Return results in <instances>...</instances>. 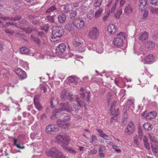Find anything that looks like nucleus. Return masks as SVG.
I'll use <instances>...</instances> for the list:
<instances>
[{
  "instance_id": "nucleus-1",
  "label": "nucleus",
  "mask_w": 158,
  "mask_h": 158,
  "mask_svg": "<svg viewBox=\"0 0 158 158\" xmlns=\"http://www.w3.org/2000/svg\"><path fill=\"white\" fill-rule=\"evenodd\" d=\"M64 34L63 29L61 27L58 26L54 27L52 34L51 36V41L55 42L60 40V38Z\"/></svg>"
},
{
  "instance_id": "nucleus-2",
  "label": "nucleus",
  "mask_w": 158,
  "mask_h": 158,
  "mask_svg": "<svg viewBox=\"0 0 158 158\" xmlns=\"http://www.w3.org/2000/svg\"><path fill=\"white\" fill-rule=\"evenodd\" d=\"M91 94L89 92L81 93L80 96H77L76 100L78 103V106L81 107L84 106L85 105V102H89Z\"/></svg>"
},
{
  "instance_id": "nucleus-3",
  "label": "nucleus",
  "mask_w": 158,
  "mask_h": 158,
  "mask_svg": "<svg viewBox=\"0 0 158 158\" xmlns=\"http://www.w3.org/2000/svg\"><path fill=\"white\" fill-rule=\"evenodd\" d=\"M46 153L48 156L52 157L65 158L61 150L55 147H53L49 150L47 151Z\"/></svg>"
},
{
  "instance_id": "nucleus-4",
  "label": "nucleus",
  "mask_w": 158,
  "mask_h": 158,
  "mask_svg": "<svg viewBox=\"0 0 158 158\" xmlns=\"http://www.w3.org/2000/svg\"><path fill=\"white\" fill-rule=\"evenodd\" d=\"M66 48V45L64 44H60L56 49V55L60 57L67 58L68 56H66L67 55L65 52Z\"/></svg>"
},
{
  "instance_id": "nucleus-5",
  "label": "nucleus",
  "mask_w": 158,
  "mask_h": 158,
  "mask_svg": "<svg viewBox=\"0 0 158 158\" xmlns=\"http://www.w3.org/2000/svg\"><path fill=\"white\" fill-rule=\"evenodd\" d=\"M69 137L66 136L63 137L60 135L57 136L56 137V141L60 144L62 147L64 149H66L69 143Z\"/></svg>"
},
{
  "instance_id": "nucleus-6",
  "label": "nucleus",
  "mask_w": 158,
  "mask_h": 158,
  "mask_svg": "<svg viewBox=\"0 0 158 158\" xmlns=\"http://www.w3.org/2000/svg\"><path fill=\"white\" fill-rule=\"evenodd\" d=\"M124 37V34L123 32H120L117 34V37L115 38L113 40L114 45L117 47H122L123 45V39Z\"/></svg>"
},
{
  "instance_id": "nucleus-7",
  "label": "nucleus",
  "mask_w": 158,
  "mask_h": 158,
  "mask_svg": "<svg viewBox=\"0 0 158 158\" xmlns=\"http://www.w3.org/2000/svg\"><path fill=\"white\" fill-rule=\"evenodd\" d=\"M73 23L75 27L78 30L81 29L85 26L84 21L82 18L74 19Z\"/></svg>"
},
{
  "instance_id": "nucleus-8",
  "label": "nucleus",
  "mask_w": 158,
  "mask_h": 158,
  "mask_svg": "<svg viewBox=\"0 0 158 158\" xmlns=\"http://www.w3.org/2000/svg\"><path fill=\"white\" fill-rule=\"evenodd\" d=\"M99 31L96 27H93L90 29L89 33V37L92 39H96L99 35Z\"/></svg>"
},
{
  "instance_id": "nucleus-9",
  "label": "nucleus",
  "mask_w": 158,
  "mask_h": 158,
  "mask_svg": "<svg viewBox=\"0 0 158 158\" xmlns=\"http://www.w3.org/2000/svg\"><path fill=\"white\" fill-rule=\"evenodd\" d=\"M61 107L60 108L61 111H65L69 112H71L73 109L71 105H69V102L61 103L60 104Z\"/></svg>"
},
{
  "instance_id": "nucleus-10",
  "label": "nucleus",
  "mask_w": 158,
  "mask_h": 158,
  "mask_svg": "<svg viewBox=\"0 0 158 158\" xmlns=\"http://www.w3.org/2000/svg\"><path fill=\"white\" fill-rule=\"evenodd\" d=\"M135 128L133 123L131 122L127 125L126 129L125 130V133L130 135L132 134L135 131Z\"/></svg>"
},
{
  "instance_id": "nucleus-11",
  "label": "nucleus",
  "mask_w": 158,
  "mask_h": 158,
  "mask_svg": "<svg viewBox=\"0 0 158 158\" xmlns=\"http://www.w3.org/2000/svg\"><path fill=\"white\" fill-rule=\"evenodd\" d=\"M57 128L55 127V125L53 124H50L48 125L45 129L46 132L48 134L54 133L56 131Z\"/></svg>"
},
{
  "instance_id": "nucleus-12",
  "label": "nucleus",
  "mask_w": 158,
  "mask_h": 158,
  "mask_svg": "<svg viewBox=\"0 0 158 158\" xmlns=\"http://www.w3.org/2000/svg\"><path fill=\"white\" fill-rule=\"evenodd\" d=\"M116 27L113 24H109L107 27V31L109 34L114 35L116 34Z\"/></svg>"
},
{
  "instance_id": "nucleus-13",
  "label": "nucleus",
  "mask_w": 158,
  "mask_h": 158,
  "mask_svg": "<svg viewBox=\"0 0 158 158\" xmlns=\"http://www.w3.org/2000/svg\"><path fill=\"white\" fill-rule=\"evenodd\" d=\"M40 97L39 95H35L34 98V103L35 107L39 110H40L42 108V106L39 102Z\"/></svg>"
},
{
  "instance_id": "nucleus-14",
  "label": "nucleus",
  "mask_w": 158,
  "mask_h": 158,
  "mask_svg": "<svg viewBox=\"0 0 158 158\" xmlns=\"http://www.w3.org/2000/svg\"><path fill=\"white\" fill-rule=\"evenodd\" d=\"M154 61V57L152 54H149L144 58V63L150 64Z\"/></svg>"
},
{
  "instance_id": "nucleus-15",
  "label": "nucleus",
  "mask_w": 158,
  "mask_h": 158,
  "mask_svg": "<svg viewBox=\"0 0 158 158\" xmlns=\"http://www.w3.org/2000/svg\"><path fill=\"white\" fill-rule=\"evenodd\" d=\"M16 73L22 79H25L27 77V75L25 72L20 68H18L15 70Z\"/></svg>"
},
{
  "instance_id": "nucleus-16",
  "label": "nucleus",
  "mask_w": 158,
  "mask_h": 158,
  "mask_svg": "<svg viewBox=\"0 0 158 158\" xmlns=\"http://www.w3.org/2000/svg\"><path fill=\"white\" fill-rule=\"evenodd\" d=\"M156 112L154 111L148 113L146 115L145 114V113H143L142 114V115L145 116L146 118L148 119L153 118L156 116Z\"/></svg>"
},
{
  "instance_id": "nucleus-17",
  "label": "nucleus",
  "mask_w": 158,
  "mask_h": 158,
  "mask_svg": "<svg viewBox=\"0 0 158 158\" xmlns=\"http://www.w3.org/2000/svg\"><path fill=\"white\" fill-rule=\"evenodd\" d=\"M133 8L132 5L129 4L124 9V13L127 15H129L133 11Z\"/></svg>"
},
{
  "instance_id": "nucleus-18",
  "label": "nucleus",
  "mask_w": 158,
  "mask_h": 158,
  "mask_svg": "<svg viewBox=\"0 0 158 158\" xmlns=\"http://www.w3.org/2000/svg\"><path fill=\"white\" fill-rule=\"evenodd\" d=\"M147 2L148 0H140L138 5L139 9V10L142 11L144 9L145 7L146 6Z\"/></svg>"
},
{
  "instance_id": "nucleus-19",
  "label": "nucleus",
  "mask_w": 158,
  "mask_h": 158,
  "mask_svg": "<svg viewBox=\"0 0 158 158\" xmlns=\"http://www.w3.org/2000/svg\"><path fill=\"white\" fill-rule=\"evenodd\" d=\"M78 78L75 76H70L68 78L69 83H72L76 85L78 81Z\"/></svg>"
},
{
  "instance_id": "nucleus-20",
  "label": "nucleus",
  "mask_w": 158,
  "mask_h": 158,
  "mask_svg": "<svg viewBox=\"0 0 158 158\" xmlns=\"http://www.w3.org/2000/svg\"><path fill=\"white\" fill-rule=\"evenodd\" d=\"M82 39L81 37H76L73 41V45L76 47H77L82 43Z\"/></svg>"
},
{
  "instance_id": "nucleus-21",
  "label": "nucleus",
  "mask_w": 158,
  "mask_h": 158,
  "mask_svg": "<svg viewBox=\"0 0 158 158\" xmlns=\"http://www.w3.org/2000/svg\"><path fill=\"white\" fill-rule=\"evenodd\" d=\"M74 25L73 22L72 23H66L65 26V28L66 30L69 31H71L74 29Z\"/></svg>"
},
{
  "instance_id": "nucleus-22",
  "label": "nucleus",
  "mask_w": 158,
  "mask_h": 158,
  "mask_svg": "<svg viewBox=\"0 0 158 158\" xmlns=\"http://www.w3.org/2000/svg\"><path fill=\"white\" fill-rule=\"evenodd\" d=\"M57 10L55 6H52L48 9L46 11V12L50 15H55V13Z\"/></svg>"
},
{
  "instance_id": "nucleus-23",
  "label": "nucleus",
  "mask_w": 158,
  "mask_h": 158,
  "mask_svg": "<svg viewBox=\"0 0 158 158\" xmlns=\"http://www.w3.org/2000/svg\"><path fill=\"white\" fill-rule=\"evenodd\" d=\"M58 22L60 23H63L66 19V16L64 14H61L58 17Z\"/></svg>"
},
{
  "instance_id": "nucleus-24",
  "label": "nucleus",
  "mask_w": 158,
  "mask_h": 158,
  "mask_svg": "<svg viewBox=\"0 0 158 158\" xmlns=\"http://www.w3.org/2000/svg\"><path fill=\"white\" fill-rule=\"evenodd\" d=\"M118 108H117V110L115 111L114 112H113L112 113H111L112 114L114 115H115L114 117H112L111 118V119L110 120L111 123H113L114 122H115L117 119V117L118 115L119 114V111L118 110Z\"/></svg>"
},
{
  "instance_id": "nucleus-25",
  "label": "nucleus",
  "mask_w": 158,
  "mask_h": 158,
  "mask_svg": "<svg viewBox=\"0 0 158 158\" xmlns=\"http://www.w3.org/2000/svg\"><path fill=\"white\" fill-rule=\"evenodd\" d=\"M61 116L63 117L62 120V121H64V123L66 121L69 120L71 118L70 116L68 114L66 113H62Z\"/></svg>"
},
{
  "instance_id": "nucleus-26",
  "label": "nucleus",
  "mask_w": 158,
  "mask_h": 158,
  "mask_svg": "<svg viewBox=\"0 0 158 158\" xmlns=\"http://www.w3.org/2000/svg\"><path fill=\"white\" fill-rule=\"evenodd\" d=\"M144 144L145 147L148 150L150 149V146L149 143L148 141V139L147 138L144 137L143 139Z\"/></svg>"
},
{
  "instance_id": "nucleus-27",
  "label": "nucleus",
  "mask_w": 158,
  "mask_h": 158,
  "mask_svg": "<svg viewBox=\"0 0 158 158\" xmlns=\"http://www.w3.org/2000/svg\"><path fill=\"white\" fill-rule=\"evenodd\" d=\"M68 93L66 92L65 90H63L61 92L60 97L62 100H65L67 98Z\"/></svg>"
},
{
  "instance_id": "nucleus-28",
  "label": "nucleus",
  "mask_w": 158,
  "mask_h": 158,
  "mask_svg": "<svg viewBox=\"0 0 158 158\" xmlns=\"http://www.w3.org/2000/svg\"><path fill=\"white\" fill-rule=\"evenodd\" d=\"M146 46L148 48L151 49L154 48L155 45L154 42L149 41L146 43Z\"/></svg>"
},
{
  "instance_id": "nucleus-29",
  "label": "nucleus",
  "mask_w": 158,
  "mask_h": 158,
  "mask_svg": "<svg viewBox=\"0 0 158 158\" xmlns=\"http://www.w3.org/2000/svg\"><path fill=\"white\" fill-rule=\"evenodd\" d=\"M20 51L21 53L25 54H28L30 52L29 49L26 47H23L21 48Z\"/></svg>"
},
{
  "instance_id": "nucleus-30",
  "label": "nucleus",
  "mask_w": 158,
  "mask_h": 158,
  "mask_svg": "<svg viewBox=\"0 0 158 158\" xmlns=\"http://www.w3.org/2000/svg\"><path fill=\"white\" fill-rule=\"evenodd\" d=\"M148 33L147 32H144L139 37V40L141 41H143L148 38Z\"/></svg>"
},
{
  "instance_id": "nucleus-31",
  "label": "nucleus",
  "mask_w": 158,
  "mask_h": 158,
  "mask_svg": "<svg viewBox=\"0 0 158 158\" xmlns=\"http://www.w3.org/2000/svg\"><path fill=\"white\" fill-rule=\"evenodd\" d=\"M103 10V9L102 7L99 8L94 14L95 17L96 18H99Z\"/></svg>"
},
{
  "instance_id": "nucleus-32",
  "label": "nucleus",
  "mask_w": 158,
  "mask_h": 158,
  "mask_svg": "<svg viewBox=\"0 0 158 158\" xmlns=\"http://www.w3.org/2000/svg\"><path fill=\"white\" fill-rule=\"evenodd\" d=\"M94 15V12L92 10L90 11L87 14V17L90 20H91Z\"/></svg>"
},
{
  "instance_id": "nucleus-33",
  "label": "nucleus",
  "mask_w": 158,
  "mask_h": 158,
  "mask_svg": "<svg viewBox=\"0 0 158 158\" xmlns=\"http://www.w3.org/2000/svg\"><path fill=\"white\" fill-rule=\"evenodd\" d=\"M54 16H55V15H49L46 16V19L48 22L53 23L54 22Z\"/></svg>"
},
{
  "instance_id": "nucleus-34",
  "label": "nucleus",
  "mask_w": 158,
  "mask_h": 158,
  "mask_svg": "<svg viewBox=\"0 0 158 158\" xmlns=\"http://www.w3.org/2000/svg\"><path fill=\"white\" fill-rule=\"evenodd\" d=\"M152 125L149 123H147L143 125L144 128L146 130L151 131L152 129Z\"/></svg>"
},
{
  "instance_id": "nucleus-35",
  "label": "nucleus",
  "mask_w": 158,
  "mask_h": 158,
  "mask_svg": "<svg viewBox=\"0 0 158 158\" xmlns=\"http://www.w3.org/2000/svg\"><path fill=\"white\" fill-rule=\"evenodd\" d=\"M102 0H95L94 3V6L96 7H99L102 4Z\"/></svg>"
},
{
  "instance_id": "nucleus-36",
  "label": "nucleus",
  "mask_w": 158,
  "mask_h": 158,
  "mask_svg": "<svg viewBox=\"0 0 158 158\" xmlns=\"http://www.w3.org/2000/svg\"><path fill=\"white\" fill-rule=\"evenodd\" d=\"M49 88L50 89L49 87L47 85H42L40 87V89L41 91H43L44 93H45L47 92V89Z\"/></svg>"
},
{
  "instance_id": "nucleus-37",
  "label": "nucleus",
  "mask_w": 158,
  "mask_h": 158,
  "mask_svg": "<svg viewBox=\"0 0 158 158\" xmlns=\"http://www.w3.org/2000/svg\"><path fill=\"white\" fill-rule=\"evenodd\" d=\"M60 109H55L52 111V117L55 118L56 117V115L60 112Z\"/></svg>"
},
{
  "instance_id": "nucleus-38",
  "label": "nucleus",
  "mask_w": 158,
  "mask_h": 158,
  "mask_svg": "<svg viewBox=\"0 0 158 158\" xmlns=\"http://www.w3.org/2000/svg\"><path fill=\"white\" fill-rule=\"evenodd\" d=\"M21 19V16L19 15H16L14 17H10V20L16 21L20 20Z\"/></svg>"
},
{
  "instance_id": "nucleus-39",
  "label": "nucleus",
  "mask_w": 158,
  "mask_h": 158,
  "mask_svg": "<svg viewBox=\"0 0 158 158\" xmlns=\"http://www.w3.org/2000/svg\"><path fill=\"white\" fill-rule=\"evenodd\" d=\"M116 101H115L111 103L110 109L111 111V113H112L113 112H114L115 111H116L115 109V106L116 105Z\"/></svg>"
},
{
  "instance_id": "nucleus-40",
  "label": "nucleus",
  "mask_w": 158,
  "mask_h": 158,
  "mask_svg": "<svg viewBox=\"0 0 158 158\" xmlns=\"http://www.w3.org/2000/svg\"><path fill=\"white\" fill-rule=\"evenodd\" d=\"M122 12V10L119 9L114 15V16L117 18H119Z\"/></svg>"
},
{
  "instance_id": "nucleus-41",
  "label": "nucleus",
  "mask_w": 158,
  "mask_h": 158,
  "mask_svg": "<svg viewBox=\"0 0 158 158\" xmlns=\"http://www.w3.org/2000/svg\"><path fill=\"white\" fill-rule=\"evenodd\" d=\"M14 144L15 145L16 147L20 149H24L25 148V147L23 146H20L19 144L17 143V140L16 139H14Z\"/></svg>"
},
{
  "instance_id": "nucleus-42",
  "label": "nucleus",
  "mask_w": 158,
  "mask_h": 158,
  "mask_svg": "<svg viewBox=\"0 0 158 158\" xmlns=\"http://www.w3.org/2000/svg\"><path fill=\"white\" fill-rule=\"evenodd\" d=\"M151 147L152 151L153 153H158V146L156 145L154 146L152 144Z\"/></svg>"
},
{
  "instance_id": "nucleus-43",
  "label": "nucleus",
  "mask_w": 158,
  "mask_h": 158,
  "mask_svg": "<svg viewBox=\"0 0 158 158\" xmlns=\"http://www.w3.org/2000/svg\"><path fill=\"white\" fill-rule=\"evenodd\" d=\"M77 15V11H72L69 14V17L71 19H73Z\"/></svg>"
},
{
  "instance_id": "nucleus-44",
  "label": "nucleus",
  "mask_w": 158,
  "mask_h": 158,
  "mask_svg": "<svg viewBox=\"0 0 158 158\" xmlns=\"http://www.w3.org/2000/svg\"><path fill=\"white\" fill-rule=\"evenodd\" d=\"M103 48L101 45H100L97 47L96 49V52L99 53H101L103 52Z\"/></svg>"
},
{
  "instance_id": "nucleus-45",
  "label": "nucleus",
  "mask_w": 158,
  "mask_h": 158,
  "mask_svg": "<svg viewBox=\"0 0 158 158\" xmlns=\"http://www.w3.org/2000/svg\"><path fill=\"white\" fill-rule=\"evenodd\" d=\"M64 123V121H62V119L58 120L57 122V124L58 126L61 127H63V126Z\"/></svg>"
},
{
  "instance_id": "nucleus-46",
  "label": "nucleus",
  "mask_w": 158,
  "mask_h": 158,
  "mask_svg": "<svg viewBox=\"0 0 158 158\" xmlns=\"http://www.w3.org/2000/svg\"><path fill=\"white\" fill-rule=\"evenodd\" d=\"M70 6L69 5L67 4L64 5V7L63 8L64 11L65 12H69L70 9Z\"/></svg>"
},
{
  "instance_id": "nucleus-47",
  "label": "nucleus",
  "mask_w": 158,
  "mask_h": 158,
  "mask_svg": "<svg viewBox=\"0 0 158 158\" xmlns=\"http://www.w3.org/2000/svg\"><path fill=\"white\" fill-rule=\"evenodd\" d=\"M151 12L153 14H158V8H152L151 9Z\"/></svg>"
},
{
  "instance_id": "nucleus-48",
  "label": "nucleus",
  "mask_w": 158,
  "mask_h": 158,
  "mask_svg": "<svg viewBox=\"0 0 158 158\" xmlns=\"http://www.w3.org/2000/svg\"><path fill=\"white\" fill-rule=\"evenodd\" d=\"M117 4V2H115L112 6L111 10V13L114 12V11L116 8V6Z\"/></svg>"
},
{
  "instance_id": "nucleus-49",
  "label": "nucleus",
  "mask_w": 158,
  "mask_h": 158,
  "mask_svg": "<svg viewBox=\"0 0 158 158\" xmlns=\"http://www.w3.org/2000/svg\"><path fill=\"white\" fill-rule=\"evenodd\" d=\"M133 105H134L133 101L132 100H128L127 102V105L128 106V107Z\"/></svg>"
},
{
  "instance_id": "nucleus-50",
  "label": "nucleus",
  "mask_w": 158,
  "mask_h": 158,
  "mask_svg": "<svg viewBox=\"0 0 158 158\" xmlns=\"http://www.w3.org/2000/svg\"><path fill=\"white\" fill-rule=\"evenodd\" d=\"M67 97L69 101L73 100V95L71 94L68 93Z\"/></svg>"
},
{
  "instance_id": "nucleus-51",
  "label": "nucleus",
  "mask_w": 158,
  "mask_h": 158,
  "mask_svg": "<svg viewBox=\"0 0 158 158\" xmlns=\"http://www.w3.org/2000/svg\"><path fill=\"white\" fill-rule=\"evenodd\" d=\"M150 3L155 5H157V3H158V0H149Z\"/></svg>"
},
{
  "instance_id": "nucleus-52",
  "label": "nucleus",
  "mask_w": 158,
  "mask_h": 158,
  "mask_svg": "<svg viewBox=\"0 0 158 158\" xmlns=\"http://www.w3.org/2000/svg\"><path fill=\"white\" fill-rule=\"evenodd\" d=\"M49 28V27L48 24H45L43 26V29L46 31H47Z\"/></svg>"
},
{
  "instance_id": "nucleus-53",
  "label": "nucleus",
  "mask_w": 158,
  "mask_h": 158,
  "mask_svg": "<svg viewBox=\"0 0 158 158\" xmlns=\"http://www.w3.org/2000/svg\"><path fill=\"white\" fill-rule=\"evenodd\" d=\"M6 34L8 33L10 35H12L13 34L14 32L11 30H10L8 29H6L4 30Z\"/></svg>"
},
{
  "instance_id": "nucleus-54",
  "label": "nucleus",
  "mask_w": 158,
  "mask_h": 158,
  "mask_svg": "<svg viewBox=\"0 0 158 158\" xmlns=\"http://www.w3.org/2000/svg\"><path fill=\"white\" fill-rule=\"evenodd\" d=\"M0 19L3 20H8V21L10 20V17H5V16H0Z\"/></svg>"
},
{
  "instance_id": "nucleus-55",
  "label": "nucleus",
  "mask_w": 158,
  "mask_h": 158,
  "mask_svg": "<svg viewBox=\"0 0 158 158\" xmlns=\"http://www.w3.org/2000/svg\"><path fill=\"white\" fill-rule=\"evenodd\" d=\"M134 143H135L138 145L139 142L138 141V138L137 136L134 137Z\"/></svg>"
},
{
  "instance_id": "nucleus-56",
  "label": "nucleus",
  "mask_w": 158,
  "mask_h": 158,
  "mask_svg": "<svg viewBox=\"0 0 158 158\" xmlns=\"http://www.w3.org/2000/svg\"><path fill=\"white\" fill-rule=\"evenodd\" d=\"M25 31L26 33H31L32 31V30L31 28L29 27H27L25 30Z\"/></svg>"
},
{
  "instance_id": "nucleus-57",
  "label": "nucleus",
  "mask_w": 158,
  "mask_h": 158,
  "mask_svg": "<svg viewBox=\"0 0 158 158\" xmlns=\"http://www.w3.org/2000/svg\"><path fill=\"white\" fill-rule=\"evenodd\" d=\"M150 139L152 141L153 143H157V140L156 139V138L155 137H150Z\"/></svg>"
},
{
  "instance_id": "nucleus-58",
  "label": "nucleus",
  "mask_w": 158,
  "mask_h": 158,
  "mask_svg": "<svg viewBox=\"0 0 158 158\" xmlns=\"http://www.w3.org/2000/svg\"><path fill=\"white\" fill-rule=\"evenodd\" d=\"M54 100V99L53 98H52L51 99V100L50 101V107L51 108H53L55 107V106L53 104V101Z\"/></svg>"
},
{
  "instance_id": "nucleus-59",
  "label": "nucleus",
  "mask_w": 158,
  "mask_h": 158,
  "mask_svg": "<svg viewBox=\"0 0 158 158\" xmlns=\"http://www.w3.org/2000/svg\"><path fill=\"white\" fill-rule=\"evenodd\" d=\"M97 131L99 133L100 136L102 137L104 134L103 133V131L99 129H98Z\"/></svg>"
},
{
  "instance_id": "nucleus-60",
  "label": "nucleus",
  "mask_w": 158,
  "mask_h": 158,
  "mask_svg": "<svg viewBox=\"0 0 158 158\" xmlns=\"http://www.w3.org/2000/svg\"><path fill=\"white\" fill-rule=\"evenodd\" d=\"M20 24H26L28 23L27 21L26 20H23L19 22Z\"/></svg>"
},
{
  "instance_id": "nucleus-61",
  "label": "nucleus",
  "mask_w": 158,
  "mask_h": 158,
  "mask_svg": "<svg viewBox=\"0 0 158 158\" xmlns=\"http://www.w3.org/2000/svg\"><path fill=\"white\" fill-rule=\"evenodd\" d=\"M68 127L69 124H68V123H64L63 126V127H62L61 128L65 129L67 128Z\"/></svg>"
},
{
  "instance_id": "nucleus-62",
  "label": "nucleus",
  "mask_w": 158,
  "mask_h": 158,
  "mask_svg": "<svg viewBox=\"0 0 158 158\" xmlns=\"http://www.w3.org/2000/svg\"><path fill=\"white\" fill-rule=\"evenodd\" d=\"M38 35L40 36L41 37H43L45 36V34L42 32H38Z\"/></svg>"
},
{
  "instance_id": "nucleus-63",
  "label": "nucleus",
  "mask_w": 158,
  "mask_h": 158,
  "mask_svg": "<svg viewBox=\"0 0 158 158\" xmlns=\"http://www.w3.org/2000/svg\"><path fill=\"white\" fill-rule=\"evenodd\" d=\"M112 96V94L111 92H109L108 93L107 95L106 98L107 99H109Z\"/></svg>"
},
{
  "instance_id": "nucleus-64",
  "label": "nucleus",
  "mask_w": 158,
  "mask_h": 158,
  "mask_svg": "<svg viewBox=\"0 0 158 158\" xmlns=\"http://www.w3.org/2000/svg\"><path fill=\"white\" fill-rule=\"evenodd\" d=\"M102 137L104 138L105 139H107L109 138V136L104 134Z\"/></svg>"
}]
</instances>
